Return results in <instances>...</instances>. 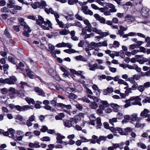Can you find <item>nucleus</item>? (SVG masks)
Segmentation results:
<instances>
[{
  "label": "nucleus",
  "mask_w": 150,
  "mask_h": 150,
  "mask_svg": "<svg viewBox=\"0 0 150 150\" xmlns=\"http://www.w3.org/2000/svg\"><path fill=\"white\" fill-rule=\"evenodd\" d=\"M117 118L116 117H114L109 120V122L112 126H114V123L117 122Z\"/></svg>",
  "instance_id": "obj_42"
},
{
  "label": "nucleus",
  "mask_w": 150,
  "mask_h": 150,
  "mask_svg": "<svg viewBox=\"0 0 150 150\" xmlns=\"http://www.w3.org/2000/svg\"><path fill=\"white\" fill-rule=\"evenodd\" d=\"M81 119V118L78 115L74 116V121H73L75 124H76L78 121L80 120Z\"/></svg>",
  "instance_id": "obj_39"
},
{
  "label": "nucleus",
  "mask_w": 150,
  "mask_h": 150,
  "mask_svg": "<svg viewBox=\"0 0 150 150\" xmlns=\"http://www.w3.org/2000/svg\"><path fill=\"white\" fill-rule=\"evenodd\" d=\"M42 104L41 102L38 101L36 102V103L35 104V107L37 109H39L41 108L40 105Z\"/></svg>",
  "instance_id": "obj_34"
},
{
  "label": "nucleus",
  "mask_w": 150,
  "mask_h": 150,
  "mask_svg": "<svg viewBox=\"0 0 150 150\" xmlns=\"http://www.w3.org/2000/svg\"><path fill=\"white\" fill-rule=\"evenodd\" d=\"M48 129V128L46 125H43L40 129V131L42 132H47Z\"/></svg>",
  "instance_id": "obj_50"
},
{
  "label": "nucleus",
  "mask_w": 150,
  "mask_h": 150,
  "mask_svg": "<svg viewBox=\"0 0 150 150\" xmlns=\"http://www.w3.org/2000/svg\"><path fill=\"white\" fill-rule=\"evenodd\" d=\"M100 33L99 34V35H101V38H103L104 37H106L109 35V33L107 32H103L102 30H100Z\"/></svg>",
  "instance_id": "obj_38"
},
{
  "label": "nucleus",
  "mask_w": 150,
  "mask_h": 150,
  "mask_svg": "<svg viewBox=\"0 0 150 150\" xmlns=\"http://www.w3.org/2000/svg\"><path fill=\"white\" fill-rule=\"evenodd\" d=\"M16 93V90L13 88L11 87L8 91V93L9 94L13 95Z\"/></svg>",
  "instance_id": "obj_26"
},
{
  "label": "nucleus",
  "mask_w": 150,
  "mask_h": 150,
  "mask_svg": "<svg viewBox=\"0 0 150 150\" xmlns=\"http://www.w3.org/2000/svg\"><path fill=\"white\" fill-rule=\"evenodd\" d=\"M56 135L57 136L56 137V139L57 141L56 142L57 143L61 144L62 142V139H64L65 137L63 136H62L59 133H55Z\"/></svg>",
  "instance_id": "obj_11"
},
{
  "label": "nucleus",
  "mask_w": 150,
  "mask_h": 150,
  "mask_svg": "<svg viewBox=\"0 0 150 150\" xmlns=\"http://www.w3.org/2000/svg\"><path fill=\"white\" fill-rule=\"evenodd\" d=\"M149 9L147 7L142 6L141 10V13L144 17L146 18L149 15Z\"/></svg>",
  "instance_id": "obj_4"
},
{
  "label": "nucleus",
  "mask_w": 150,
  "mask_h": 150,
  "mask_svg": "<svg viewBox=\"0 0 150 150\" xmlns=\"http://www.w3.org/2000/svg\"><path fill=\"white\" fill-rule=\"evenodd\" d=\"M132 66L133 69H135L137 72H140L141 71V68L139 67L137 65L134 64Z\"/></svg>",
  "instance_id": "obj_44"
},
{
  "label": "nucleus",
  "mask_w": 150,
  "mask_h": 150,
  "mask_svg": "<svg viewBox=\"0 0 150 150\" xmlns=\"http://www.w3.org/2000/svg\"><path fill=\"white\" fill-rule=\"evenodd\" d=\"M46 20L47 21H44L43 23H44L45 25H48L49 28L51 29L52 28V23L51 22L47 19H46Z\"/></svg>",
  "instance_id": "obj_21"
},
{
  "label": "nucleus",
  "mask_w": 150,
  "mask_h": 150,
  "mask_svg": "<svg viewBox=\"0 0 150 150\" xmlns=\"http://www.w3.org/2000/svg\"><path fill=\"white\" fill-rule=\"evenodd\" d=\"M16 110L19 111H23L25 110L26 107L25 105L23 106H20L19 105H16Z\"/></svg>",
  "instance_id": "obj_17"
},
{
  "label": "nucleus",
  "mask_w": 150,
  "mask_h": 150,
  "mask_svg": "<svg viewBox=\"0 0 150 150\" xmlns=\"http://www.w3.org/2000/svg\"><path fill=\"white\" fill-rule=\"evenodd\" d=\"M47 6L46 3L45 1H42L40 2L36 1L34 4H31L32 7L35 9L37 8L43 9Z\"/></svg>",
  "instance_id": "obj_3"
},
{
  "label": "nucleus",
  "mask_w": 150,
  "mask_h": 150,
  "mask_svg": "<svg viewBox=\"0 0 150 150\" xmlns=\"http://www.w3.org/2000/svg\"><path fill=\"white\" fill-rule=\"evenodd\" d=\"M17 81L16 78L14 76H10L9 78H6L5 79L3 78L0 79V83L4 84H8L9 85L15 84Z\"/></svg>",
  "instance_id": "obj_2"
},
{
  "label": "nucleus",
  "mask_w": 150,
  "mask_h": 150,
  "mask_svg": "<svg viewBox=\"0 0 150 150\" xmlns=\"http://www.w3.org/2000/svg\"><path fill=\"white\" fill-rule=\"evenodd\" d=\"M24 30L25 31H28V32H31V31L30 28L28 25H26L24 26Z\"/></svg>",
  "instance_id": "obj_62"
},
{
  "label": "nucleus",
  "mask_w": 150,
  "mask_h": 150,
  "mask_svg": "<svg viewBox=\"0 0 150 150\" xmlns=\"http://www.w3.org/2000/svg\"><path fill=\"white\" fill-rule=\"evenodd\" d=\"M87 65L89 68V69L90 70L92 71H94L98 67V65L96 63L92 65L90 63H89L87 64Z\"/></svg>",
  "instance_id": "obj_12"
},
{
  "label": "nucleus",
  "mask_w": 150,
  "mask_h": 150,
  "mask_svg": "<svg viewBox=\"0 0 150 150\" xmlns=\"http://www.w3.org/2000/svg\"><path fill=\"white\" fill-rule=\"evenodd\" d=\"M88 9V7L87 6H83L82 7V10H83V11L84 14H85L87 12Z\"/></svg>",
  "instance_id": "obj_58"
},
{
  "label": "nucleus",
  "mask_w": 150,
  "mask_h": 150,
  "mask_svg": "<svg viewBox=\"0 0 150 150\" xmlns=\"http://www.w3.org/2000/svg\"><path fill=\"white\" fill-rule=\"evenodd\" d=\"M1 12L5 13H8L10 12V10L6 7H5L1 8Z\"/></svg>",
  "instance_id": "obj_49"
},
{
  "label": "nucleus",
  "mask_w": 150,
  "mask_h": 150,
  "mask_svg": "<svg viewBox=\"0 0 150 150\" xmlns=\"http://www.w3.org/2000/svg\"><path fill=\"white\" fill-rule=\"evenodd\" d=\"M132 129L130 127H127L123 130L121 128V131L120 132V134L121 135H127L128 134V132H130L132 131Z\"/></svg>",
  "instance_id": "obj_8"
},
{
  "label": "nucleus",
  "mask_w": 150,
  "mask_h": 150,
  "mask_svg": "<svg viewBox=\"0 0 150 150\" xmlns=\"http://www.w3.org/2000/svg\"><path fill=\"white\" fill-rule=\"evenodd\" d=\"M145 42L147 43L146 46L147 47H149L150 45V37L147 36L146 38H145Z\"/></svg>",
  "instance_id": "obj_48"
},
{
  "label": "nucleus",
  "mask_w": 150,
  "mask_h": 150,
  "mask_svg": "<svg viewBox=\"0 0 150 150\" xmlns=\"http://www.w3.org/2000/svg\"><path fill=\"white\" fill-rule=\"evenodd\" d=\"M92 26L91 24H89V25H87L86 27L83 28L86 31L91 32L92 31Z\"/></svg>",
  "instance_id": "obj_31"
},
{
  "label": "nucleus",
  "mask_w": 150,
  "mask_h": 150,
  "mask_svg": "<svg viewBox=\"0 0 150 150\" xmlns=\"http://www.w3.org/2000/svg\"><path fill=\"white\" fill-rule=\"evenodd\" d=\"M123 115L122 113L119 112L118 113L117 115V119L118 120H121L123 118Z\"/></svg>",
  "instance_id": "obj_59"
},
{
  "label": "nucleus",
  "mask_w": 150,
  "mask_h": 150,
  "mask_svg": "<svg viewBox=\"0 0 150 150\" xmlns=\"http://www.w3.org/2000/svg\"><path fill=\"white\" fill-rule=\"evenodd\" d=\"M106 137L104 136H100L99 138L97 140V143L98 144H100V142L102 140L105 141L106 140Z\"/></svg>",
  "instance_id": "obj_33"
},
{
  "label": "nucleus",
  "mask_w": 150,
  "mask_h": 150,
  "mask_svg": "<svg viewBox=\"0 0 150 150\" xmlns=\"http://www.w3.org/2000/svg\"><path fill=\"white\" fill-rule=\"evenodd\" d=\"M98 79L100 80H101L103 79H105L106 78V76L105 75H102L98 76Z\"/></svg>",
  "instance_id": "obj_64"
},
{
  "label": "nucleus",
  "mask_w": 150,
  "mask_h": 150,
  "mask_svg": "<svg viewBox=\"0 0 150 150\" xmlns=\"http://www.w3.org/2000/svg\"><path fill=\"white\" fill-rule=\"evenodd\" d=\"M56 21L60 27L61 28H63L64 27V24L62 22L60 21L59 20H57Z\"/></svg>",
  "instance_id": "obj_60"
},
{
  "label": "nucleus",
  "mask_w": 150,
  "mask_h": 150,
  "mask_svg": "<svg viewBox=\"0 0 150 150\" xmlns=\"http://www.w3.org/2000/svg\"><path fill=\"white\" fill-rule=\"evenodd\" d=\"M111 106L112 108V110L115 112H118L119 111L118 108H119L118 105L116 104L112 103L111 104Z\"/></svg>",
  "instance_id": "obj_18"
},
{
  "label": "nucleus",
  "mask_w": 150,
  "mask_h": 150,
  "mask_svg": "<svg viewBox=\"0 0 150 150\" xmlns=\"http://www.w3.org/2000/svg\"><path fill=\"white\" fill-rule=\"evenodd\" d=\"M91 30L93 32H95L96 33L99 34L100 33V30H98V29L96 28L92 27Z\"/></svg>",
  "instance_id": "obj_51"
},
{
  "label": "nucleus",
  "mask_w": 150,
  "mask_h": 150,
  "mask_svg": "<svg viewBox=\"0 0 150 150\" xmlns=\"http://www.w3.org/2000/svg\"><path fill=\"white\" fill-rule=\"evenodd\" d=\"M68 97L69 98L72 99H74L77 98V96L76 95L71 93L69 94Z\"/></svg>",
  "instance_id": "obj_43"
},
{
  "label": "nucleus",
  "mask_w": 150,
  "mask_h": 150,
  "mask_svg": "<svg viewBox=\"0 0 150 150\" xmlns=\"http://www.w3.org/2000/svg\"><path fill=\"white\" fill-rule=\"evenodd\" d=\"M141 100V98L138 96L132 97L129 99L125 100L126 104L124 105V107L125 108H127L131 106V105H138L141 106L142 105L140 102Z\"/></svg>",
  "instance_id": "obj_1"
},
{
  "label": "nucleus",
  "mask_w": 150,
  "mask_h": 150,
  "mask_svg": "<svg viewBox=\"0 0 150 150\" xmlns=\"http://www.w3.org/2000/svg\"><path fill=\"white\" fill-rule=\"evenodd\" d=\"M44 108L47 110H51L53 112L55 110L54 109L52 108V107L48 105H45L43 107Z\"/></svg>",
  "instance_id": "obj_47"
},
{
  "label": "nucleus",
  "mask_w": 150,
  "mask_h": 150,
  "mask_svg": "<svg viewBox=\"0 0 150 150\" xmlns=\"http://www.w3.org/2000/svg\"><path fill=\"white\" fill-rule=\"evenodd\" d=\"M143 103H146L148 102L150 103V97H147L142 100Z\"/></svg>",
  "instance_id": "obj_55"
},
{
  "label": "nucleus",
  "mask_w": 150,
  "mask_h": 150,
  "mask_svg": "<svg viewBox=\"0 0 150 150\" xmlns=\"http://www.w3.org/2000/svg\"><path fill=\"white\" fill-rule=\"evenodd\" d=\"M8 61L12 64L15 65L16 64V62H15V59L14 57L11 56H9L8 57Z\"/></svg>",
  "instance_id": "obj_25"
},
{
  "label": "nucleus",
  "mask_w": 150,
  "mask_h": 150,
  "mask_svg": "<svg viewBox=\"0 0 150 150\" xmlns=\"http://www.w3.org/2000/svg\"><path fill=\"white\" fill-rule=\"evenodd\" d=\"M62 76L64 77H67L69 78H71L72 77L71 75L70 74L69 72H67V71L62 74Z\"/></svg>",
  "instance_id": "obj_41"
},
{
  "label": "nucleus",
  "mask_w": 150,
  "mask_h": 150,
  "mask_svg": "<svg viewBox=\"0 0 150 150\" xmlns=\"http://www.w3.org/2000/svg\"><path fill=\"white\" fill-rule=\"evenodd\" d=\"M20 84L21 86H20V88L21 89H23L25 87L27 86L29 87V86L28 84V83L25 82L21 81Z\"/></svg>",
  "instance_id": "obj_28"
},
{
  "label": "nucleus",
  "mask_w": 150,
  "mask_h": 150,
  "mask_svg": "<svg viewBox=\"0 0 150 150\" xmlns=\"http://www.w3.org/2000/svg\"><path fill=\"white\" fill-rule=\"evenodd\" d=\"M140 92H143L145 88L144 86L143 85H140L138 86L137 89Z\"/></svg>",
  "instance_id": "obj_56"
},
{
  "label": "nucleus",
  "mask_w": 150,
  "mask_h": 150,
  "mask_svg": "<svg viewBox=\"0 0 150 150\" xmlns=\"http://www.w3.org/2000/svg\"><path fill=\"white\" fill-rule=\"evenodd\" d=\"M149 111L147 109H144V111H142L140 114V116L141 117H145L146 115L149 112Z\"/></svg>",
  "instance_id": "obj_36"
},
{
  "label": "nucleus",
  "mask_w": 150,
  "mask_h": 150,
  "mask_svg": "<svg viewBox=\"0 0 150 150\" xmlns=\"http://www.w3.org/2000/svg\"><path fill=\"white\" fill-rule=\"evenodd\" d=\"M137 145L138 146L140 147L141 148L143 149H145L146 148V146L144 144L140 142L138 143Z\"/></svg>",
  "instance_id": "obj_46"
},
{
  "label": "nucleus",
  "mask_w": 150,
  "mask_h": 150,
  "mask_svg": "<svg viewBox=\"0 0 150 150\" xmlns=\"http://www.w3.org/2000/svg\"><path fill=\"white\" fill-rule=\"evenodd\" d=\"M100 103L101 104L99 105V108L102 110H104L105 108L108 107L110 106V104L106 100H100Z\"/></svg>",
  "instance_id": "obj_5"
},
{
  "label": "nucleus",
  "mask_w": 150,
  "mask_h": 150,
  "mask_svg": "<svg viewBox=\"0 0 150 150\" xmlns=\"http://www.w3.org/2000/svg\"><path fill=\"white\" fill-rule=\"evenodd\" d=\"M124 88L125 89H126L125 93L127 96H128V95L129 93L132 92L131 90H132V89L131 88H128L127 87H126Z\"/></svg>",
  "instance_id": "obj_45"
},
{
  "label": "nucleus",
  "mask_w": 150,
  "mask_h": 150,
  "mask_svg": "<svg viewBox=\"0 0 150 150\" xmlns=\"http://www.w3.org/2000/svg\"><path fill=\"white\" fill-rule=\"evenodd\" d=\"M73 121H74L73 118L71 119L70 120H66L65 122H64V125L66 127H70L72 126L73 124H74V122Z\"/></svg>",
  "instance_id": "obj_9"
},
{
  "label": "nucleus",
  "mask_w": 150,
  "mask_h": 150,
  "mask_svg": "<svg viewBox=\"0 0 150 150\" xmlns=\"http://www.w3.org/2000/svg\"><path fill=\"white\" fill-rule=\"evenodd\" d=\"M25 100L29 104L31 103L32 104H35V102L33 98L26 97Z\"/></svg>",
  "instance_id": "obj_16"
},
{
  "label": "nucleus",
  "mask_w": 150,
  "mask_h": 150,
  "mask_svg": "<svg viewBox=\"0 0 150 150\" xmlns=\"http://www.w3.org/2000/svg\"><path fill=\"white\" fill-rule=\"evenodd\" d=\"M138 117H137V114H133L131 115L130 122H132L137 120Z\"/></svg>",
  "instance_id": "obj_32"
},
{
  "label": "nucleus",
  "mask_w": 150,
  "mask_h": 150,
  "mask_svg": "<svg viewBox=\"0 0 150 150\" xmlns=\"http://www.w3.org/2000/svg\"><path fill=\"white\" fill-rule=\"evenodd\" d=\"M16 119L20 122V123L21 125H25L26 124L25 122L24 121L23 117L19 114H18L16 116Z\"/></svg>",
  "instance_id": "obj_13"
},
{
  "label": "nucleus",
  "mask_w": 150,
  "mask_h": 150,
  "mask_svg": "<svg viewBox=\"0 0 150 150\" xmlns=\"http://www.w3.org/2000/svg\"><path fill=\"white\" fill-rule=\"evenodd\" d=\"M64 117V115L63 113H61L59 114L58 115L55 116V118L57 120H61L62 118Z\"/></svg>",
  "instance_id": "obj_23"
},
{
  "label": "nucleus",
  "mask_w": 150,
  "mask_h": 150,
  "mask_svg": "<svg viewBox=\"0 0 150 150\" xmlns=\"http://www.w3.org/2000/svg\"><path fill=\"white\" fill-rule=\"evenodd\" d=\"M8 131L10 133L11 136H9V137H13L14 136V134L15 133V130L12 128H10L8 129Z\"/></svg>",
  "instance_id": "obj_29"
},
{
  "label": "nucleus",
  "mask_w": 150,
  "mask_h": 150,
  "mask_svg": "<svg viewBox=\"0 0 150 150\" xmlns=\"http://www.w3.org/2000/svg\"><path fill=\"white\" fill-rule=\"evenodd\" d=\"M96 124L97 125V128H100L102 125L101 122V120L100 117H98L96 119Z\"/></svg>",
  "instance_id": "obj_20"
},
{
  "label": "nucleus",
  "mask_w": 150,
  "mask_h": 150,
  "mask_svg": "<svg viewBox=\"0 0 150 150\" xmlns=\"http://www.w3.org/2000/svg\"><path fill=\"white\" fill-rule=\"evenodd\" d=\"M133 84L132 86V87L131 88L132 89V90H136L137 89L138 85L137 83L136 82L133 83Z\"/></svg>",
  "instance_id": "obj_53"
},
{
  "label": "nucleus",
  "mask_w": 150,
  "mask_h": 150,
  "mask_svg": "<svg viewBox=\"0 0 150 150\" xmlns=\"http://www.w3.org/2000/svg\"><path fill=\"white\" fill-rule=\"evenodd\" d=\"M90 107L92 109H95L98 107V105L95 102H93L91 103Z\"/></svg>",
  "instance_id": "obj_22"
},
{
  "label": "nucleus",
  "mask_w": 150,
  "mask_h": 150,
  "mask_svg": "<svg viewBox=\"0 0 150 150\" xmlns=\"http://www.w3.org/2000/svg\"><path fill=\"white\" fill-rule=\"evenodd\" d=\"M36 21L37 24L40 25L43 23V22L44 21V19L42 16L39 15L38 16V19H36Z\"/></svg>",
  "instance_id": "obj_14"
},
{
  "label": "nucleus",
  "mask_w": 150,
  "mask_h": 150,
  "mask_svg": "<svg viewBox=\"0 0 150 150\" xmlns=\"http://www.w3.org/2000/svg\"><path fill=\"white\" fill-rule=\"evenodd\" d=\"M48 47L49 49V51L51 53H54V52H53V51L55 49L54 46L50 44L48 45Z\"/></svg>",
  "instance_id": "obj_37"
},
{
  "label": "nucleus",
  "mask_w": 150,
  "mask_h": 150,
  "mask_svg": "<svg viewBox=\"0 0 150 150\" xmlns=\"http://www.w3.org/2000/svg\"><path fill=\"white\" fill-rule=\"evenodd\" d=\"M125 18L126 20L128 21H134V18L132 16L129 15L126 16Z\"/></svg>",
  "instance_id": "obj_24"
},
{
  "label": "nucleus",
  "mask_w": 150,
  "mask_h": 150,
  "mask_svg": "<svg viewBox=\"0 0 150 150\" xmlns=\"http://www.w3.org/2000/svg\"><path fill=\"white\" fill-rule=\"evenodd\" d=\"M104 4H105V8L107 9H108L109 8H111V9H110V11L111 12H115L117 10L115 8V6L112 4L107 2L104 3Z\"/></svg>",
  "instance_id": "obj_6"
},
{
  "label": "nucleus",
  "mask_w": 150,
  "mask_h": 150,
  "mask_svg": "<svg viewBox=\"0 0 150 150\" xmlns=\"http://www.w3.org/2000/svg\"><path fill=\"white\" fill-rule=\"evenodd\" d=\"M91 44H92L93 49L96 51H98L99 48L98 46L97 43L94 42H91Z\"/></svg>",
  "instance_id": "obj_35"
},
{
  "label": "nucleus",
  "mask_w": 150,
  "mask_h": 150,
  "mask_svg": "<svg viewBox=\"0 0 150 150\" xmlns=\"http://www.w3.org/2000/svg\"><path fill=\"white\" fill-rule=\"evenodd\" d=\"M41 140L42 141L49 142L50 141V139L49 137L46 136L43 137L41 139Z\"/></svg>",
  "instance_id": "obj_52"
},
{
  "label": "nucleus",
  "mask_w": 150,
  "mask_h": 150,
  "mask_svg": "<svg viewBox=\"0 0 150 150\" xmlns=\"http://www.w3.org/2000/svg\"><path fill=\"white\" fill-rule=\"evenodd\" d=\"M126 81H129L132 84H133V83L136 82L133 77H129L128 78Z\"/></svg>",
  "instance_id": "obj_63"
},
{
  "label": "nucleus",
  "mask_w": 150,
  "mask_h": 150,
  "mask_svg": "<svg viewBox=\"0 0 150 150\" xmlns=\"http://www.w3.org/2000/svg\"><path fill=\"white\" fill-rule=\"evenodd\" d=\"M49 72L50 75L53 77H54L56 74V71L54 69H49Z\"/></svg>",
  "instance_id": "obj_30"
},
{
  "label": "nucleus",
  "mask_w": 150,
  "mask_h": 150,
  "mask_svg": "<svg viewBox=\"0 0 150 150\" xmlns=\"http://www.w3.org/2000/svg\"><path fill=\"white\" fill-rule=\"evenodd\" d=\"M89 119L91 122H94L96 120V117L93 114L89 116Z\"/></svg>",
  "instance_id": "obj_57"
},
{
  "label": "nucleus",
  "mask_w": 150,
  "mask_h": 150,
  "mask_svg": "<svg viewBox=\"0 0 150 150\" xmlns=\"http://www.w3.org/2000/svg\"><path fill=\"white\" fill-rule=\"evenodd\" d=\"M34 91L36 93H38L42 95L43 94V91L39 87L35 88L34 89Z\"/></svg>",
  "instance_id": "obj_27"
},
{
  "label": "nucleus",
  "mask_w": 150,
  "mask_h": 150,
  "mask_svg": "<svg viewBox=\"0 0 150 150\" xmlns=\"http://www.w3.org/2000/svg\"><path fill=\"white\" fill-rule=\"evenodd\" d=\"M94 17L97 20L99 21L100 23L104 24L105 23L106 20L103 17L100 16L98 14H95L94 15Z\"/></svg>",
  "instance_id": "obj_7"
},
{
  "label": "nucleus",
  "mask_w": 150,
  "mask_h": 150,
  "mask_svg": "<svg viewBox=\"0 0 150 150\" xmlns=\"http://www.w3.org/2000/svg\"><path fill=\"white\" fill-rule=\"evenodd\" d=\"M112 132L115 131H118V132L120 134V132L121 131V128L119 127H116L115 128L113 127H109V129Z\"/></svg>",
  "instance_id": "obj_15"
},
{
  "label": "nucleus",
  "mask_w": 150,
  "mask_h": 150,
  "mask_svg": "<svg viewBox=\"0 0 150 150\" xmlns=\"http://www.w3.org/2000/svg\"><path fill=\"white\" fill-rule=\"evenodd\" d=\"M14 4L15 3L13 2L12 1H9V3L7 4V6L9 8H12L14 7Z\"/></svg>",
  "instance_id": "obj_40"
},
{
  "label": "nucleus",
  "mask_w": 150,
  "mask_h": 150,
  "mask_svg": "<svg viewBox=\"0 0 150 150\" xmlns=\"http://www.w3.org/2000/svg\"><path fill=\"white\" fill-rule=\"evenodd\" d=\"M75 16L76 19L81 21L83 20L82 17L80 16L78 13L75 15Z\"/></svg>",
  "instance_id": "obj_61"
},
{
  "label": "nucleus",
  "mask_w": 150,
  "mask_h": 150,
  "mask_svg": "<svg viewBox=\"0 0 150 150\" xmlns=\"http://www.w3.org/2000/svg\"><path fill=\"white\" fill-rule=\"evenodd\" d=\"M4 34L7 38H10V37L11 34L6 28L5 29L4 31Z\"/></svg>",
  "instance_id": "obj_54"
},
{
  "label": "nucleus",
  "mask_w": 150,
  "mask_h": 150,
  "mask_svg": "<svg viewBox=\"0 0 150 150\" xmlns=\"http://www.w3.org/2000/svg\"><path fill=\"white\" fill-rule=\"evenodd\" d=\"M57 106L61 108H66L67 110L71 109V106L70 105H66L61 103H57Z\"/></svg>",
  "instance_id": "obj_10"
},
{
  "label": "nucleus",
  "mask_w": 150,
  "mask_h": 150,
  "mask_svg": "<svg viewBox=\"0 0 150 150\" xmlns=\"http://www.w3.org/2000/svg\"><path fill=\"white\" fill-rule=\"evenodd\" d=\"M70 32L68 30L64 29L62 30L59 31V33L60 35H67L68 34H69Z\"/></svg>",
  "instance_id": "obj_19"
}]
</instances>
